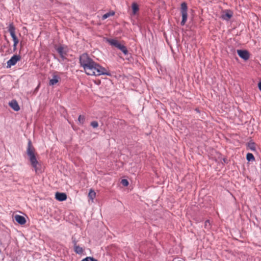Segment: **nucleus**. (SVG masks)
Masks as SVG:
<instances>
[{
    "instance_id": "f8f14e48",
    "label": "nucleus",
    "mask_w": 261,
    "mask_h": 261,
    "mask_svg": "<svg viewBox=\"0 0 261 261\" xmlns=\"http://www.w3.org/2000/svg\"><path fill=\"white\" fill-rule=\"evenodd\" d=\"M58 53L59 54L60 57L63 60L66 59L65 55H66V52L64 51V48L62 46H60L56 49Z\"/></svg>"
},
{
    "instance_id": "412c9836",
    "label": "nucleus",
    "mask_w": 261,
    "mask_h": 261,
    "mask_svg": "<svg viewBox=\"0 0 261 261\" xmlns=\"http://www.w3.org/2000/svg\"><path fill=\"white\" fill-rule=\"evenodd\" d=\"M13 41L14 42V44H13V50L14 51H15L16 49V46L17 45V44L18 43V39H17V38H14L13 39Z\"/></svg>"
},
{
    "instance_id": "4be33fe9",
    "label": "nucleus",
    "mask_w": 261,
    "mask_h": 261,
    "mask_svg": "<svg viewBox=\"0 0 261 261\" xmlns=\"http://www.w3.org/2000/svg\"><path fill=\"white\" fill-rule=\"evenodd\" d=\"M81 261H98L97 259L92 257H87L85 258L82 259Z\"/></svg>"
},
{
    "instance_id": "9b49d317",
    "label": "nucleus",
    "mask_w": 261,
    "mask_h": 261,
    "mask_svg": "<svg viewBox=\"0 0 261 261\" xmlns=\"http://www.w3.org/2000/svg\"><path fill=\"white\" fill-rule=\"evenodd\" d=\"M60 77L56 74H54L53 75V78L49 80V84L50 86H54L58 83Z\"/></svg>"
},
{
    "instance_id": "6e6552de",
    "label": "nucleus",
    "mask_w": 261,
    "mask_h": 261,
    "mask_svg": "<svg viewBox=\"0 0 261 261\" xmlns=\"http://www.w3.org/2000/svg\"><path fill=\"white\" fill-rule=\"evenodd\" d=\"M8 31L12 39L17 38L15 35V28L12 23L9 24L8 27Z\"/></svg>"
},
{
    "instance_id": "f03ea898",
    "label": "nucleus",
    "mask_w": 261,
    "mask_h": 261,
    "mask_svg": "<svg viewBox=\"0 0 261 261\" xmlns=\"http://www.w3.org/2000/svg\"><path fill=\"white\" fill-rule=\"evenodd\" d=\"M27 153L29 157L31 165L34 168L35 172L36 173H41L42 172L41 166L37 160L35 154V148L30 140L29 141L28 143Z\"/></svg>"
},
{
    "instance_id": "4468645a",
    "label": "nucleus",
    "mask_w": 261,
    "mask_h": 261,
    "mask_svg": "<svg viewBox=\"0 0 261 261\" xmlns=\"http://www.w3.org/2000/svg\"><path fill=\"white\" fill-rule=\"evenodd\" d=\"M247 148L250 149L251 151H256V145L255 143L252 141H250L247 143Z\"/></svg>"
},
{
    "instance_id": "9d476101",
    "label": "nucleus",
    "mask_w": 261,
    "mask_h": 261,
    "mask_svg": "<svg viewBox=\"0 0 261 261\" xmlns=\"http://www.w3.org/2000/svg\"><path fill=\"white\" fill-rule=\"evenodd\" d=\"M55 197L56 198L60 201H64L67 199V195L64 193L57 192Z\"/></svg>"
},
{
    "instance_id": "7ed1b4c3",
    "label": "nucleus",
    "mask_w": 261,
    "mask_h": 261,
    "mask_svg": "<svg viewBox=\"0 0 261 261\" xmlns=\"http://www.w3.org/2000/svg\"><path fill=\"white\" fill-rule=\"evenodd\" d=\"M106 41L111 45L114 46L120 49L125 55H126L128 54V50L126 46L120 43L117 40L107 38L106 39Z\"/></svg>"
},
{
    "instance_id": "393cba45",
    "label": "nucleus",
    "mask_w": 261,
    "mask_h": 261,
    "mask_svg": "<svg viewBox=\"0 0 261 261\" xmlns=\"http://www.w3.org/2000/svg\"><path fill=\"white\" fill-rule=\"evenodd\" d=\"M258 87L259 89L261 91V82H259L258 84Z\"/></svg>"
},
{
    "instance_id": "5701e85b",
    "label": "nucleus",
    "mask_w": 261,
    "mask_h": 261,
    "mask_svg": "<svg viewBox=\"0 0 261 261\" xmlns=\"http://www.w3.org/2000/svg\"><path fill=\"white\" fill-rule=\"evenodd\" d=\"M91 126L93 128H97L98 126V123L96 121H92L91 122Z\"/></svg>"
},
{
    "instance_id": "20e7f679",
    "label": "nucleus",
    "mask_w": 261,
    "mask_h": 261,
    "mask_svg": "<svg viewBox=\"0 0 261 261\" xmlns=\"http://www.w3.org/2000/svg\"><path fill=\"white\" fill-rule=\"evenodd\" d=\"M188 7L185 2L182 3L181 4V13L182 16V20L180 22L181 25H184L187 20L188 13H187Z\"/></svg>"
},
{
    "instance_id": "2eb2a0df",
    "label": "nucleus",
    "mask_w": 261,
    "mask_h": 261,
    "mask_svg": "<svg viewBox=\"0 0 261 261\" xmlns=\"http://www.w3.org/2000/svg\"><path fill=\"white\" fill-rule=\"evenodd\" d=\"M74 250L76 253L79 254H81L83 252V248L79 246L76 245L75 244L74 246Z\"/></svg>"
},
{
    "instance_id": "b1692460",
    "label": "nucleus",
    "mask_w": 261,
    "mask_h": 261,
    "mask_svg": "<svg viewBox=\"0 0 261 261\" xmlns=\"http://www.w3.org/2000/svg\"><path fill=\"white\" fill-rule=\"evenodd\" d=\"M121 184L125 186V187H126L128 185V181L127 179H123L121 180Z\"/></svg>"
},
{
    "instance_id": "f257e3e1",
    "label": "nucleus",
    "mask_w": 261,
    "mask_h": 261,
    "mask_svg": "<svg viewBox=\"0 0 261 261\" xmlns=\"http://www.w3.org/2000/svg\"><path fill=\"white\" fill-rule=\"evenodd\" d=\"M80 63L88 75L95 76L109 75L105 68L94 62L87 54H83L80 56Z\"/></svg>"
},
{
    "instance_id": "423d86ee",
    "label": "nucleus",
    "mask_w": 261,
    "mask_h": 261,
    "mask_svg": "<svg viewBox=\"0 0 261 261\" xmlns=\"http://www.w3.org/2000/svg\"><path fill=\"white\" fill-rule=\"evenodd\" d=\"M237 53L239 57L243 60L246 61L249 58V53L246 50H237Z\"/></svg>"
},
{
    "instance_id": "39448f33",
    "label": "nucleus",
    "mask_w": 261,
    "mask_h": 261,
    "mask_svg": "<svg viewBox=\"0 0 261 261\" xmlns=\"http://www.w3.org/2000/svg\"><path fill=\"white\" fill-rule=\"evenodd\" d=\"M21 57L19 55H13L7 62V67H11L15 65L18 61L20 60Z\"/></svg>"
},
{
    "instance_id": "0eeeda50",
    "label": "nucleus",
    "mask_w": 261,
    "mask_h": 261,
    "mask_svg": "<svg viewBox=\"0 0 261 261\" xmlns=\"http://www.w3.org/2000/svg\"><path fill=\"white\" fill-rule=\"evenodd\" d=\"M9 105L15 111H18L20 110L19 106L15 99H13L10 101Z\"/></svg>"
},
{
    "instance_id": "6ab92c4d",
    "label": "nucleus",
    "mask_w": 261,
    "mask_h": 261,
    "mask_svg": "<svg viewBox=\"0 0 261 261\" xmlns=\"http://www.w3.org/2000/svg\"><path fill=\"white\" fill-rule=\"evenodd\" d=\"M246 159L248 161H255V158L253 154L251 153H248L246 155Z\"/></svg>"
},
{
    "instance_id": "dca6fc26",
    "label": "nucleus",
    "mask_w": 261,
    "mask_h": 261,
    "mask_svg": "<svg viewBox=\"0 0 261 261\" xmlns=\"http://www.w3.org/2000/svg\"><path fill=\"white\" fill-rule=\"evenodd\" d=\"M95 196H96V193L94 192V190L90 189V190L89 191V194H88L89 198L90 199H91L92 200H93L94 199V198L95 197Z\"/></svg>"
},
{
    "instance_id": "a211bd4d",
    "label": "nucleus",
    "mask_w": 261,
    "mask_h": 261,
    "mask_svg": "<svg viewBox=\"0 0 261 261\" xmlns=\"http://www.w3.org/2000/svg\"><path fill=\"white\" fill-rule=\"evenodd\" d=\"M132 7L133 9V14H135L139 10V7L136 3H134L132 4Z\"/></svg>"
},
{
    "instance_id": "a878e982",
    "label": "nucleus",
    "mask_w": 261,
    "mask_h": 261,
    "mask_svg": "<svg viewBox=\"0 0 261 261\" xmlns=\"http://www.w3.org/2000/svg\"><path fill=\"white\" fill-rule=\"evenodd\" d=\"M206 223H209V221L208 220H206L205 222V225H206Z\"/></svg>"
},
{
    "instance_id": "1a4fd4ad",
    "label": "nucleus",
    "mask_w": 261,
    "mask_h": 261,
    "mask_svg": "<svg viewBox=\"0 0 261 261\" xmlns=\"http://www.w3.org/2000/svg\"><path fill=\"white\" fill-rule=\"evenodd\" d=\"M14 218L15 220L20 225H23L26 223V220L22 216L16 215L15 216Z\"/></svg>"
},
{
    "instance_id": "f3484780",
    "label": "nucleus",
    "mask_w": 261,
    "mask_h": 261,
    "mask_svg": "<svg viewBox=\"0 0 261 261\" xmlns=\"http://www.w3.org/2000/svg\"><path fill=\"white\" fill-rule=\"evenodd\" d=\"M114 14H115V13L113 11H111V12H108V13L105 14L102 16V19L103 20H105V19H107V18L109 17L110 16H113Z\"/></svg>"
},
{
    "instance_id": "aec40b11",
    "label": "nucleus",
    "mask_w": 261,
    "mask_h": 261,
    "mask_svg": "<svg viewBox=\"0 0 261 261\" xmlns=\"http://www.w3.org/2000/svg\"><path fill=\"white\" fill-rule=\"evenodd\" d=\"M85 120V117L83 115H80L78 118V122L80 124H83Z\"/></svg>"
},
{
    "instance_id": "ddd939ff",
    "label": "nucleus",
    "mask_w": 261,
    "mask_h": 261,
    "mask_svg": "<svg viewBox=\"0 0 261 261\" xmlns=\"http://www.w3.org/2000/svg\"><path fill=\"white\" fill-rule=\"evenodd\" d=\"M232 16V13L230 11H227L225 14L222 16L224 20H228Z\"/></svg>"
}]
</instances>
